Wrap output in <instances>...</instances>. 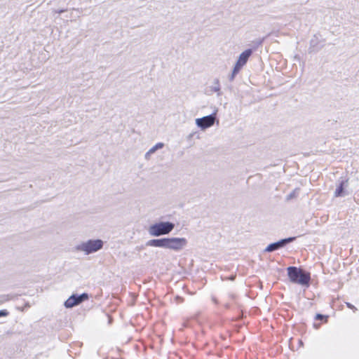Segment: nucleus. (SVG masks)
I'll return each instance as SVG.
<instances>
[{
  "label": "nucleus",
  "mask_w": 359,
  "mask_h": 359,
  "mask_svg": "<svg viewBox=\"0 0 359 359\" xmlns=\"http://www.w3.org/2000/svg\"><path fill=\"white\" fill-rule=\"evenodd\" d=\"M291 282L300 285H307L310 281V275L295 266H290L287 269Z\"/></svg>",
  "instance_id": "1"
},
{
  "label": "nucleus",
  "mask_w": 359,
  "mask_h": 359,
  "mask_svg": "<svg viewBox=\"0 0 359 359\" xmlns=\"http://www.w3.org/2000/svg\"><path fill=\"white\" fill-rule=\"evenodd\" d=\"M175 225L170 222H159L149 227V233L151 236H158L168 234L174 228Z\"/></svg>",
  "instance_id": "2"
},
{
  "label": "nucleus",
  "mask_w": 359,
  "mask_h": 359,
  "mask_svg": "<svg viewBox=\"0 0 359 359\" xmlns=\"http://www.w3.org/2000/svg\"><path fill=\"white\" fill-rule=\"evenodd\" d=\"M187 244V240L184 238H166V248L174 250H181Z\"/></svg>",
  "instance_id": "3"
},
{
  "label": "nucleus",
  "mask_w": 359,
  "mask_h": 359,
  "mask_svg": "<svg viewBox=\"0 0 359 359\" xmlns=\"http://www.w3.org/2000/svg\"><path fill=\"white\" fill-rule=\"evenodd\" d=\"M251 54H252V50L248 49V50H245L244 52H243L240 55L238 60L236 62L235 67L233 68V74H237L240 71V69L242 68V67L246 64V62H248Z\"/></svg>",
  "instance_id": "4"
},
{
  "label": "nucleus",
  "mask_w": 359,
  "mask_h": 359,
  "mask_svg": "<svg viewBox=\"0 0 359 359\" xmlns=\"http://www.w3.org/2000/svg\"><path fill=\"white\" fill-rule=\"evenodd\" d=\"M102 245L103 243L101 240L88 241L82 245V249L86 253L89 254L101 249Z\"/></svg>",
  "instance_id": "5"
},
{
  "label": "nucleus",
  "mask_w": 359,
  "mask_h": 359,
  "mask_svg": "<svg viewBox=\"0 0 359 359\" xmlns=\"http://www.w3.org/2000/svg\"><path fill=\"white\" fill-rule=\"evenodd\" d=\"M88 298V294L83 293L79 296L77 295H72L69 297L65 302V306L67 308H72L76 305L79 304L83 301L87 299Z\"/></svg>",
  "instance_id": "6"
},
{
  "label": "nucleus",
  "mask_w": 359,
  "mask_h": 359,
  "mask_svg": "<svg viewBox=\"0 0 359 359\" xmlns=\"http://www.w3.org/2000/svg\"><path fill=\"white\" fill-rule=\"evenodd\" d=\"M215 116L210 115L196 119V123L199 127L205 129L212 126L215 123Z\"/></svg>",
  "instance_id": "7"
},
{
  "label": "nucleus",
  "mask_w": 359,
  "mask_h": 359,
  "mask_svg": "<svg viewBox=\"0 0 359 359\" xmlns=\"http://www.w3.org/2000/svg\"><path fill=\"white\" fill-rule=\"evenodd\" d=\"M294 239V238H288L285 239H283L278 242L271 243L267 246L266 248V251L267 252H272L274 251L283 246H284L286 243H288L291 241H292Z\"/></svg>",
  "instance_id": "8"
},
{
  "label": "nucleus",
  "mask_w": 359,
  "mask_h": 359,
  "mask_svg": "<svg viewBox=\"0 0 359 359\" xmlns=\"http://www.w3.org/2000/svg\"><path fill=\"white\" fill-rule=\"evenodd\" d=\"M147 245L149 246L166 248V238L150 240L147 242Z\"/></svg>",
  "instance_id": "9"
},
{
  "label": "nucleus",
  "mask_w": 359,
  "mask_h": 359,
  "mask_svg": "<svg viewBox=\"0 0 359 359\" xmlns=\"http://www.w3.org/2000/svg\"><path fill=\"white\" fill-rule=\"evenodd\" d=\"M345 182H341L339 187L337 188L334 195L335 196L338 197L341 195L344 191V186Z\"/></svg>",
  "instance_id": "10"
},
{
  "label": "nucleus",
  "mask_w": 359,
  "mask_h": 359,
  "mask_svg": "<svg viewBox=\"0 0 359 359\" xmlns=\"http://www.w3.org/2000/svg\"><path fill=\"white\" fill-rule=\"evenodd\" d=\"M315 319L317 320H323L325 323H327L328 316H324L322 314H316Z\"/></svg>",
  "instance_id": "11"
},
{
  "label": "nucleus",
  "mask_w": 359,
  "mask_h": 359,
  "mask_svg": "<svg viewBox=\"0 0 359 359\" xmlns=\"http://www.w3.org/2000/svg\"><path fill=\"white\" fill-rule=\"evenodd\" d=\"M163 147V144L161 143H158L157 144H156L153 148H151L150 149V152H154L158 148H161Z\"/></svg>",
  "instance_id": "12"
},
{
  "label": "nucleus",
  "mask_w": 359,
  "mask_h": 359,
  "mask_svg": "<svg viewBox=\"0 0 359 359\" xmlns=\"http://www.w3.org/2000/svg\"><path fill=\"white\" fill-rule=\"evenodd\" d=\"M8 312L6 310L0 311V317L6 316H8Z\"/></svg>",
  "instance_id": "13"
},
{
  "label": "nucleus",
  "mask_w": 359,
  "mask_h": 359,
  "mask_svg": "<svg viewBox=\"0 0 359 359\" xmlns=\"http://www.w3.org/2000/svg\"><path fill=\"white\" fill-rule=\"evenodd\" d=\"M347 306L351 309H353V310H355L356 309L355 308L354 306H353L352 304H351L350 303H347Z\"/></svg>",
  "instance_id": "14"
},
{
  "label": "nucleus",
  "mask_w": 359,
  "mask_h": 359,
  "mask_svg": "<svg viewBox=\"0 0 359 359\" xmlns=\"http://www.w3.org/2000/svg\"><path fill=\"white\" fill-rule=\"evenodd\" d=\"M234 278H235V277L232 276V277L230 278V280H234Z\"/></svg>",
  "instance_id": "15"
}]
</instances>
